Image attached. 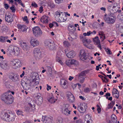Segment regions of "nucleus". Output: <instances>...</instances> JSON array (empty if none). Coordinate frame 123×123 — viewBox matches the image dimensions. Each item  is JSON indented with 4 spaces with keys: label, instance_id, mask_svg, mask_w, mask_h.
Returning <instances> with one entry per match:
<instances>
[{
    "label": "nucleus",
    "instance_id": "nucleus-41",
    "mask_svg": "<svg viewBox=\"0 0 123 123\" xmlns=\"http://www.w3.org/2000/svg\"><path fill=\"white\" fill-rule=\"evenodd\" d=\"M71 59H68L67 60L66 62V63L67 65L68 66H69L71 65Z\"/></svg>",
    "mask_w": 123,
    "mask_h": 123
},
{
    "label": "nucleus",
    "instance_id": "nucleus-52",
    "mask_svg": "<svg viewBox=\"0 0 123 123\" xmlns=\"http://www.w3.org/2000/svg\"><path fill=\"white\" fill-rule=\"evenodd\" d=\"M62 51H59L57 53V56H60L62 55Z\"/></svg>",
    "mask_w": 123,
    "mask_h": 123
},
{
    "label": "nucleus",
    "instance_id": "nucleus-62",
    "mask_svg": "<svg viewBox=\"0 0 123 123\" xmlns=\"http://www.w3.org/2000/svg\"><path fill=\"white\" fill-rule=\"evenodd\" d=\"M25 110L26 111H28L30 110V108L28 107H26L25 108Z\"/></svg>",
    "mask_w": 123,
    "mask_h": 123
},
{
    "label": "nucleus",
    "instance_id": "nucleus-17",
    "mask_svg": "<svg viewBox=\"0 0 123 123\" xmlns=\"http://www.w3.org/2000/svg\"><path fill=\"white\" fill-rule=\"evenodd\" d=\"M80 59L83 61H84L86 59L87 57L84 50H81L80 52Z\"/></svg>",
    "mask_w": 123,
    "mask_h": 123
},
{
    "label": "nucleus",
    "instance_id": "nucleus-16",
    "mask_svg": "<svg viewBox=\"0 0 123 123\" xmlns=\"http://www.w3.org/2000/svg\"><path fill=\"white\" fill-rule=\"evenodd\" d=\"M42 121L43 123H51L52 120L49 117L43 116L42 117Z\"/></svg>",
    "mask_w": 123,
    "mask_h": 123
},
{
    "label": "nucleus",
    "instance_id": "nucleus-22",
    "mask_svg": "<svg viewBox=\"0 0 123 123\" xmlns=\"http://www.w3.org/2000/svg\"><path fill=\"white\" fill-rule=\"evenodd\" d=\"M5 20L8 23L11 22L13 20V16L12 15L10 14L8 15H6Z\"/></svg>",
    "mask_w": 123,
    "mask_h": 123
},
{
    "label": "nucleus",
    "instance_id": "nucleus-38",
    "mask_svg": "<svg viewBox=\"0 0 123 123\" xmlns=\"http://www.w3.org/2000/svg\"><path fill=\"white\" fill-rule=\"evenodd\" d=\"M98 35H99L100 39L102 38L105 35L103 31H99L98 32Z\"/></svg>",
    "mask_w": 123,
    "mask_h": 123
},
{
    "label": "nucleus",
    "instance_id": "nucleus-60",
    "mask_svg": "<svg viewBox=\"0 0 123 123\" xmlns=\"http://www.w3.org/2000/svg\"><path fill=\"white\" fill-rule=\"evenodd\" d=\"M5 8L6 9H7L9 7V6L8 4H4Z\"/></svg>",
    "mask_w": 123,
    "mask_h": 123
},
{
    "label": "nucleus",
    "instance_id": "nucleus-24",
    "mask_svg": "<svg viewBox=\"0 0 123 123\" xmlns=\"http://www.w3.org/2000/svg\"><path fill=\"white\" fill-rule=\"evenodd\" d=\"M68 98L70 102L72 103L74 101V97L73 95L71 93H68Z\"/></svg>",
    "mask_w": 123,
    "mask_h": 123
},
{
    "label": "nucleus",
    "instance_id": "nucleus-19",
    "mask_svg": "<svg viewBox=\"0 0 123 123\" xmlns=\"http://www.w3.org/2000/svg\"><path fill=\"white\" fill-rule=\"evenodd\" d=\"M66 50H65L66 54L67 56L69 58H74L75 56V52L73 50L70 51L68 53L66 52Z\"/></svg>",
    "mask_w": 123,
    "mask_h": 123
},
{
    "label": "nucleus",
    "instance_id": "nucleus-37",
    "mask_svg": "<svg viewBox=\"0 0 123 123\" xmlns=\"http://www.w3.org/2000/svg\"><path fill=\"white\" fill-rule=\"evenodd\" d=\"M112 120L114 122H116L117 121V117L115 115H112L111 116Z\"/></svg>",
    "mask_w": 123,
    "mask_h": 123
},
{
    "label": "nucleus",
    "instance_id": "nucleus-51",
    "mask_svg": "<svg viewBox=\"0 0 123 123\" xmlns=\"http://www.w3.org/2000/svg\"><path fill=\"white\" fill-rule=\"evenodd\" d=\"M10 9L12 10V11L13 12H14L15 11V9L14 6H11L10 8Z\"/></svg>",
    "mask_w": 123,
    "mask_h": 123
},
{
    "label": "nucleus",
    "instance_id": "nucleus-58",
    "mask_svg": "<svg viewBox=\"0 0 123 123\" xmlns=\"http://www.w3.org/2000/svg\"><path fill=\"white\" fill-rule=\"evenodd\" d=\"M119 93L115 94L113 96L114 97L116 98H118L119 96Z\"/></svg>",
    "mask_w": 123,
    "mask_h": 123
},
{
    "label": "nucleus",
    "instance_id": "nucleus-48",
    "mask_svg": "<svg viewBox=\"0 0 123 123\" xmlns=\"http://www.w3.org/2000/svg\"><path fill=\"white\" fill-rule=\"evenodd\" d=\"M31 87V86L27 84L25 86V88L26 90H28L30 89Z\"/></svg>",
    "mask_w": 123,
    "mask_h": 123
},
{
    "label": "nucleus",
    "instance_id": "nucleus-18",
    "mask_svg": "<svg viewBox=\"0 0 123 123\" xmlns=\"http://www.w3.org/2000/svg\"><path fill=\"white\" fill-rule=\"evenodd\" d=\"M19 75L16 74H13V75H10L9 78L13 81L15 82L18 80Z\"/></svg>",
    "mask_w": 123,
    "mask_h": 123
},
{
    "label": "nucleus",
    "instance_id": "nucleus-3",
    "mask_svg": "<svg viewBox=\"0 0 123 123\" xmlns=\"http://www.w3.org/2000/svg\"><path fill=\"white\" fill-rule=\"evenodd\" d=\"M44 43L45 46L49 50H52L55 49L56 45L50 39L46 40L44 41Z\"/></svg>",
    "mask_w": 123,
    "mask_h": 123
},
{
    "label": "nucleus",
    "instance_id": "nucleus-55",
    "mask_svg": "<svg viewBox=\"0 0 123 123\" xmlns=\"http://www.w3.org/2000/svg\"><path fill=\"white\" fill-rule=\"evenodd\" d=\"M101 65V64H99L98 66H96V69L97 70H99V68L100 69H101V67H99Z\"/></svg>",
    "mask_w": 123,
    "mask_h": 123
},
{
    "label": "nucleus",
    "instance_id": "nucleus-47",
    "mask_svg": "<svg viewBox=\"0 0 123 123\" xmlns=\"http://www.w3.org/2000/svg\"><path fill=\"white\" fill-rule=\"evenodd\" d=\"M71 65L73 64H76L77 62V61L74 59H71Z\"/></svg>",
    "mask_w": 123,
    "mask_h": 123
},
{
    "label": "nucleus",
    "instance_id": "nucleus-63",
    "mask_svg": "<svg viewBox=\"0 0 123 123\" xmlns=\"http://www.w3.org/2000/svg\"><path fill=\"white\" fill-rule=\"evenodd\" d=\"M47 90L48 91L49 90V89L50 90L51 88V87L50 86H49L48 84L47 85Z\"/></svg>",
    "mask_w": 123,
    "mask_h": 123
},
{
    "label": "nucleus",
    "instance_id": "nucleus-40",
    "mask_svg": "<svg viewBox=\"0 0 123 123\" xmlns=\"http://www.w3.org/2000/svg\"><path fill=\"white\" fill-rule=\"evenodd\" d=\"M118 18L120 20H123V13H121L119 14L118 16Z\"/></svg>",
    "mask_w": 123,
    "mask_h": 123
},
{
    "label": "nucleus",
    "instance_id": "nucleus-61",
    "mask_svg": "<svg viewBox=\"0 0 123 123\" xmlns=\"http://www.w3.org/2000/svg\"><path fill=\"white\" fill-rule=\"evenodd\" d=\"M55 1L56 3L59 4L61 3L62 0H55Z\"/></svg>",
    "mask_w": 123,
    "mask_h": 123
},
{
    "label": "nucleus",
    "instance_id": "nucleus-50",
    "mask_svg": "<svg viewBox=\"0 0 123 123\" xmlns=\"http://www.w3.org/2000/svg\"><path fill=\"white\" fill-rule=\"evenodd\" d=\"M31 6H34L35 7H37V4L34 2H33L32 3Z\"/></svg>",
    "mask_w": 123,
    "mask_h": 123
},
{
    "label": "nucleus",
    "instance_id": "nucleus-42",
    "mask_svg": "<svg viewBox=\"0 0 123 123\" xmlns=\"http://www.w3.org/2000/svg\"><path fill=\"white\" fill-rule=\"evenodd\" d=\"M64 46L66 47H68L70 45L69 43L67 41H65L63 42Z\"/></svg>",
    "mask_w": 123,
    "mask_h": 123
},
{
    "label": "nucleus",
    "instance_id": "nucleus-33",
    "mask_svg": "<svg viewBox=\"0 0 123 123\" xmlns=\"http://www.w3.org/2000/svg\"><path fill=\"white\" fill-rule=\"evenodd\" d=\"M21 46L24 49H27L29 48V46L26 42H23L21 44Z\"/></svg>",
    "mask_w": 123,
    "mask_h": 123
},
{
    "label": "nucleus",
    "instance_id": "nucleus-49",
    "mask_svg": "<svg viewBox=\"0 0 123 123\" xmlns=\"http://www.w3.org/2000/svg\"><path fill=\"white\" fill-rule=\"evenodd\" d=\"M63 119L61 118H60L58 119L57 123H62Z\"/></svg>",
    "mask_w": 123,
    "mask_h": 123
},
{
    "label": "nucleus",
    "instance_id": "nucleus-39",
    "mask_svg": "<svg viewBox=\"0 0 123 123\" xmlns=\"http://www.w3.org/2000/svg\"><path fill=\"white\" fill-rule=\"evenodd\" d=\"M112 94L113 95L115 94L119 93L118 90L115 88H114L113 89V90L112 92Z\"/></svg>",
    "mask_w": 123,
    "mask_h": 123
},
{
    "label": "nucleus",
    "instance_id": "nucleus-53",
    "mask_svg": "<svg viewBox=\"0 0 123 123\" xmlns=\"http://www.w3.org/2000/svg\"><path fill=\"white\" fill-rule=\"evenodd\" d=\"M117 7H119L117 3H115L114 4V5L113 6L112 8H117Z\"/></svg>",
    "mask_w": 123,
    "mask_h": 123
},
{
    "label": "nucleus",
    "instance_id": "nucleus-32",
    "mask_svg": "<svg viewBox=\"0 0 123 123\" xmlns=\"http://www.w3.org/2000/svg\"><path fill=\"white\" fill-rule=\"evenodd\" d=\"M93 42H96L97 44L100 43V41L98 36H97L95 38H93Z\"/></svg>",
    "mask_w": 123,
    "mask_h": 123
},
{
    "label": "nucleus",
    "instance_id": "nucleus-8",
    "mask_svg": "<svg viewBox=\"0 0 123 123\" xmlns=\"http://www.w3.org/2000/svg\"><path fill=\"white\" fill-rule=\"evenodd\" d=\"M69 105L66 104L64 105L61 108V111L64 115L68 116L70 114L71 111L68 109Z\"/></svg>",
    "mask_w": 123,
    "mask_h": 123
},
{
    "label": "nucleus",
    "instance_id": "nucleus-45",
    "mask_svg": "<svg viewBox=\"0 0 123 123\" xmlns=\"http://www.w3.org/2000/svg\"><path fill=\"white\" fill-rule=\"evenodd\" d=\"M23 20L24 21L26 22L27 24L29 23V22L28 19L27 17V16H25L24 18H23Z\"/></svg>",
    "mask_w": 123,
    "mask_h": 123
},
{
    "label": "nucleus",
    "instance_id": "nucleus-7",
    "mask_svg": "<svg viewBox=\"0 0 123 123\" xmlns=\"http://www.w3.org/2000/svg\"><path fill=\"white\" fill-rule=\"evenodd\" d=\"M104 19L106 23L107 24H113L115 22L116 18H111L109 15L106 14L104 16Z\"/></svg>",
    "mask_w": 123,
    "mask_h": 123
},
{
    "label": "nucleus",
    "instance_id": "nucleus-4",
    "mask_svg": "<svg viewBox=\"0 0 123 123\" xmlns=\"http://www.w3.org/2000/svg\"><path fill=\"white\" fill-rule=\"evenodd\" d=\"M8 50L13 55L16 56L18 55L20 53V50L17 46L14 45H10L8 47Z\"/></svg>",
    "mask_w": 123,
    "mask_h": 123
},
{
    "label": "nucleus",
    "instance_id": "nucleus-13",
    "mask_svg": "<svg viewBox=\"0 0 123 123\" xmlns=\"http://www.w3.org/2000/svg\"><path fill=\"white\" fill-rule=\"evenodd\" d=\"M17 27L18 29L20 30V31L22 32L26 33L28 27L24 25L18 24L17 25Z\"/></svg>",
    "mask_w": 123,
    "mask_h": 123
},
{
    "label": "nucleus",
    "instance_id": "nucleus-56",
    "mask_svg": "<svg viewBox=\"0 0 123 123\" xmlns=\"http://www.w3.org/2000/svg\"><path fill=\"white\" fill-rule=\"evenodd\" d=\"M113 106V105L111 103L109 105L108 108L109 109H111L112 108Z\"/></svg>",
    "mask_w": 123,
    "mask_h": 123
},
{
    "label": "nucleus",
    "instance_id": "nucleus-5",
    "mask_svg": "<svg viewBox=\"0 0 123 123\" xmlns=\"http://www.w3.org/2000/svg\"><path fill=\"white\" fill-rule=\"evenodd\" d=\"M80 39L83 44L86 47L90 49H92L93 48V46L90 44L91 41L90 39H87L84 37H81Z\"/></svg>",
    "mask_w": 123,
    "mask_h": 123
},
{
    "label": "nucleus",
    "instance_id": "nucleus-54",
    "mask_svg": "<svg viewBox=\"0 0 123 123\" xmlns=\"http://www.w3.org/2000/svg\"><path fill=\"white\" fill-rule=\"evenodd\" d=\"M84 91L85 92H90V90L88 88H86L84 89Z\"/></svg>",
    "mask_w": 123,
    "mask_h": 123
},
{
    "label": "nucleus",
    "instance_id": "nucleus-15",
    "mask_svg": "<svg viewBox=\"0 0 123 123\" xmlns=\"http://www.w3.org/2000/svg\"><path fill=\"white\" fill-rule=\"evenodd\" d=\"M36 97L37 98L36 101L38 105H40L43 101V98L41 94L39 93H37Z\"/></svg>",
    "mask_w": 123,
    "mask_h": 123
},
{
    "label": "nucleus",
    "instance_id": "nucleus-25",
    "mask_svg": "<svg viewBox=\"0 0 123 123\" xmlns=\"http://www.w3.org/2000/svg\"><path fill=\"white\" fill-rule=\"evenodd\" d=\"M48 19H49L48 17L43 15L41 17L40 20L41 22L43 23H47L48 22Z\"/></svg>",
    "mask_w": 123,
    "mask_h": 123
},
{
    "label": "nucleus",
    "instance_id": "nucleus-29",
    "mask_svg": "<svg viewBox=\"0 0 123 123\" xmlns=\"http://www.w3.org/2000/svg\"><path fill=\"white\" fill-rule=\"evenodd\" d=\"M68 29L70 31L72 32H73L75 30V29L74 28L73 25H69L68 26Z\"/></svg>",
    "mask_w": 123,
    "mask_h": 123
},
{
    "label": "nucleus",
    "instance_id": "nucleus-1",
    "mask_svg": "<svg viewBox=\"0 0 123 123\" xmlns=\"http://www.w3.org/2000/svg\"><path fill=\"white\" fill-rule=\"evenodd\" d=\"M2 101L7 105L11 104L13 102V98L11 94L7 95L6 93L2 94L1 96Z\"/></svg>",
    "mask_w": 123,
    "mask_h": 123
},
{
    "label": "nucleus",
    "instance_id": "nucleus-26",
    "mask_svg": "<svg viewBox=\"0 0 123 123\" xmlns=\"http://www.w3.org/2000/svg\"><path fill=\"white\" fill-rule=\"evenodd\" d=\"M8 115V114L6 112H3L2 113L1 117L4 120L6 121L7 118V116Z\"/></svg>",
    "mask_w": 123,
    "mask_h": 123
},
{
    "label": "nucleus",
    "instance_id": "nucleus-35",
    "mask_svg": "<svg viewBox=\"0 0 123 123\" xmlns=\"http://www.w3.org/2000/svg\"><path fill=\"white\" fill-rule=\"evenodd\" d=\"M119 7H117V8H112V11H111V13L114 14L117 12V11L119 9Z\"/></svg>",
    "mask_w": 123,
    "mask_h": 123
},
{
    "label": "nucleus",
    "instance_id": "nucleus-10",
    "mask_svg": "<svg viewBox=\"0 0 123 123\" xmlns=\"http://www.w3.org/2000/svg\"><path fill=\"white\" fill-rule=\"evenodd\" d=\"M33 53L35 58L37 60H38L40 58L41 53L39 48H35L33 51Z\"/></svg>",
    "mask_w": 123,
    "mask_h": 123
},
{
    "label": "nucleus",
    "instance_id": "nucleus-2",
    "mask_svg": "<svg viewBox=\"0 0 123 123\" xmlns=\"http://www.w3.org/2000/svg\"><path fill=\"white\" fill-rule=\"evenodd\" d=\"M55 17L56 20L60 22H62L65 21L67 19L66 15L64 17L62 12L57 11L55 12Z\"/></svg>",
    "mask_w": 123,
    "mask_h": 123
},
{
    "label": "nucleus",
    "instance_id": "nucleus-6",
    "mask_svg": "<svg viewBox=\"0 0 123 123\" xmlns=\"http://www.w3.org/2000/svg\"><path fill=\"white\" fill-rule=\"evenodd\" d=\"M33 32L34 35L36 37L41 36L42 35V32L38 26H37L33 29Z\"/></svg>",
    "mask_w": 123,
    "mask_h": 123
},
{
    "label": "nucleus",
    "instance_id": "nucleus-36",
    "mask_svg": "<svg viewBox=\"0 0 123 123\" xmlns=\"http://www.w3.org/2000/svg\"><path fill=\"white\" fill-rule=\"evenodd\" d=\"M48 4V6L51 8H54L55 6L54 4L51 1L49 2Z\"/></svg>",
    "mask_w": 123,
    "mask_h": 123
},
{
    "label": "nucleus",
    "instance_id": "nucleus-46",
    "mask_svg": "<svg viewBox=\"0 0 123 123\" xmlns=\"http://www.w3.org/2000/svg\"><path fill=\"white\" fill-rule=\"evenodd\" d=\"M112 6L111 5H109L107 7V9L111 13V11H112V9L111 8L112 7Z\"/></svg>",
    "mask_w": 123,
    "mask_h": 123
},
{
    "label": "nucleus",
    "instance_id": "nucleus-23",
    "mask_svg": "<svg viewBox=\"0 0 123 123\" xmlns=\"http://www.w3.org/2000/svg\"><path fill=\"white\" fill-rule=\"evenodd\" d=\"M31 45L33 47H36L39 44V41L37 40L32 39L30 41Z\"/></svg>",
    "mask_w": 123,
    "mask_h": 123
},
{
    "label": "nucleus",
    "instance_id": "nucleus-11",
    "mask_svg": "<svg viewBox=\"0 0 123 123\" xmlns=\"http://www.w3.org/2000/svg\"><path fill=\"white\" fill-rule=\"evenodd\" d=\"M81 106L78 107V110L81 113L85 112L87 108V104L86 103H83L82 104Z\"/></svg>",
    "mask_w": 123,
    "mask_h": 123
},
{
    "label": "nucleus",
    "instance_id": "nucleus-21",
    "mask_svg": "<svg viewBox=\"0 0 123 123\" xmlns=\"http://www.w3.org/2000/svg\"><path fill=\"white\" fill-rule=\"evenodd\" d=\"M7 117V121L12 122L14 120L15 117V116L13 114H9V113Z\"/></svg>",
    "mask_w": 123,
    "mask_h": 123
},
{
    "label": "nucleus",
    "instance_id": "nucleus-34",
    "mask_svg": "<svg viewBox=\"0 0 123 123\" xmlns=\"http://www.w3.org/2000/svg\"><path fill=\"white\" fill-rule=\"evenodd\" d=\"M56 61L60 63L62 65H63V62L62 61L60 57V56H56Z\"/></svg>",
    "mask_w": 123,
    "mask_h": 123
},
{
    "label": "nucleus",
    "instance_id": "nucleus-44",
    "mask_svg": "<svg viewBox=\"0 0 123 123\" xmlns=\"http://www.w3.org/2000/svg\"><path fill=\"white\" fill-rule=\"evenodd\" d=\"M86 77H83L82 78H79L80 79V82L81 83H83L84 82V80Z\"/></svg>",
    "mask_w": 123,
    "mask_h": 123
},
{
    "label": "nucleus",
    "instance_id": "nucleus-64",
    "mask_svg": "<svg viewBox=\"0 0 123 123\" xmlns=\"http://www.w3.org/2000/svg\"><path fill=\"white\" fill-rule=\"evenodd\" d=\"M39 11L40 12V13H41L43 11V7L42 6H41L40 7V8L39 9Z\"/></svg>",
    "mask_w": 123,
    "mask_h": 123
},
{
    "label": "nucleus",
    "instance_id": "nucleus-31",
    "mask_svg": "<svg viewBox=\"0 0 123 123\" xmlns=\"http://www.w3.org/2000/svg\"><path fill=\"white\" fill-rule=\"evenodd\" d=\"M8 38L7 37H3L2 36L0 37V42H4L6 41V40Z\"/></svg>",
    "mask_w": 123,
    "mask_h": 123
},
{
    "label": "nucleus",
    "instance_id": "nucleus-27",
    "mask_svg": "<svg viewBox=\"0 0 123 123\" xmlns=\"http://www.w3.org/2000/svg\"><path fill=\"white\" fill-rule=\"evenodd\" d=\"M57 100V99H55L53 96L49 97L48 99L49 101L51 103H54Z\"/></svg>",
    "mask_w": 123,
    "mask_h": 123
},
{
    "label": "nucleus",
    "instance_id": "nucleus-20",
    "mask_svg": "<svg viewBox=\"0 0 123 123\" xmlns=\"http://www.w3.org/2000/svg\"><path fill=\"white\" fill-rule=\"evenodd\" d=\"M26 100L27 101V102L28 103L29 105L31 106V107L32 108H34L35 103L34 101L33 100H31V98H28Z\"/></svg>",
    "mask_w": 123,
    "mask_h": 123
},
{
    "label": "nucleus",
    "instance_id": "nucleus-9",
    "mask_svg": "<svg viewBox=\"0 0 123 123\" xmlns=\"http://www.w3.org/2000/svg\"><path fill=\"white\" fill-rule=\"evenodd\" d=\"M13 68L15 69L20 67L21 65V62L18 59H14L11 61Z\"/></svg>",
    "mask_w": 123,
    "mask_h": 123
},
{
    "label": "nucleus",
    "instance_id": "nucleus-14",
    "mask_svg": "<svg viewBox=\"0 0 123 123\" xmlns=\"http://www.w3.org/2000/svg\"><path fill=\"white\" fill-rule=\"evenodd\" d=\"M60 84L61 87L64 89L67 88L68 86L67 81L63 79L61 80Z\"/></svg>",
    "mask_w": 123,
    "mask_h": 123
},
{
    "label": "nucleus",
    "instance_id": "nucleus-57",
    "mask_svg": "<svg viewBox=\"0 0 123 123\" xmlns=\"http://www.w3.org/2000/svg\"><path fill=\"white\" fill-rule=\"evenodd\" d=\"M76 123H83V122L82 120L79 119L77 120Z\"/></svg>",
    "mask_w": 123,
    "mask_h": 123
},
{
    "label": "nucleus",
    "instance_id": "nucleus-43",
    "mask_svg": "<svg viewBox=\"0 0 123 123\" xmlns=\"http://www.w3.org/2000/svg\"><path fill=\"white\" fill-rule=\"evenodd\" d=\"M17 113L18 115H21L22 116H23V112L20 110H18L17 112Z\"/></svg>",
    "mask_w": 123,
    "mask_h": 123
},
{
    "label": "nucleus",
    "instance_id": "nucleus-28",
    "mask_svg": "<svg viewBox=\"0 0 123 123\" xmlns=\"http://www.w3.org/2000/svg\"><path fill=\"white\" fill-rule=\"evenodd\" d=\"M47 70L48 72V74L50 76L52 77V68L49 66H47Z\"/></svg>",
    "mask_w": 123,
    "mask_h": 123
},
{
    "label": "nucleus",
    "instance_id": "nucleus-59",
    "mask_svg": "<svg viewBox=\"0 0 123 123\" xmlns=\"http://www.w3.org/2000/svg\"><path fill=\"white\" fill-rule=\"evenodd\" d=\"M103 78L105 79V80H104V82L107 83L109 81V79H107L106 77H103Z\"/></svg>",
    "mask_w": 123,
    "mask_h": 123
},
{
    "label": "nucleus",
    "instance_id": "nucleus-12",
    "mask_svg": "<svg viewBox=\"0 0 123 123\" xmlns=\"http://www.w3.org/2000/svg\"><path fill=\"white\" fill-rule=\"evenodd\" d=\"M0 65L1 68L4 70H7L9 68L8 62L7 61H4L2 63L0 62Z\"/></svg>",
    "mask_w": 123,
    "mask_h": 123
},
{
    "label": "nucleus",
    "instance_id": "nucleus-30",
    "mask_svg": "<svg viewBox=\"0 0 123 123\" xmlns=\"http://www.w3.org/2000/svg\"><path fill=\"white\" fill-rule=\"evenodd\" d=\"M87 74V72L86 71H84L81 72L79 76V78H82L83 77H86L85 76Z\"/></svg>",
    "mask_w": 123,
    "mask_h": 123
}]
</instances>
